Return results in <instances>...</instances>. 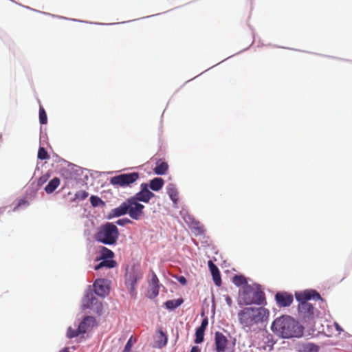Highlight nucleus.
Returning a JSON list of instances; mask_svg holds the SVG:
<instances>
[{"label": "nucleus", "mask_w": 352, "mask_h": 352, "mask_svg": "<svg viewBox=\"0 0 352 352\" xmlns=\"http://www.w3.org/2000/svg\"><path fill=\"white\" fill-rule=\"evenodd\" d=\"M237 316L241 328L248 331L267 320L270 311L263 307H246L238 312Z\"/></svg>", "instance_id": "1"}, {"label": "nucleus", "mask_w": 352, "mask_h": 352, "mask_svg": "<svg viewBox=\"0 0 352 352\" xmlns=\"http://www.w3.org/2000/svg\"><path fill=\"white\" fill-rule=\"evenodd\" d=\"M272 331L283 338H299L303 334V327L289 316L276 318L272 324Z\"/></svg>", "instance_id": "2"}, {"label": "nucleus", "mask_w": 352, "mask_h": 352, "mask_svg": "<svg viewBox=\"0 0 352 352\" xmlns=\"http://www.w3.org/2000/svg\"><path fill=\"white\" fill-rule=\"evenodd\" d=\"M296 300L299 302L298 314L300 318L305 322L309 321L314 318V307L308 302L310 299L321 300L320 295L316 291H305L296 293Z\"/></svg>", "instance_id": "3"}, {"label": "nucleus", "mask_w": 352, "mask_h": 352, "mask_svg": "<svg viewBox=\"0 0 352 352\" xmlns=\"http://www.w3.org/2000/svg\"><path fill=\"white\" fill-rule=\"evenodd\" d=\"M238 302L239 305H243L252 304L265 305H266L265 295L261 289L245 285L243 287L242 291L239 292Z\"/></svg>", "instance_id": "4"}, {"label": "nucleus", "mask_w": 352, "mask_h": 352, "mask_svg": "<svg viewBox=\"0 0 352 352\" xmlns=\"http://www.w3.org/2000/svg\"><path fill=\"white\" fill-rule=\"evenodd\" d=\"M144 205L130 197L118 207L114 208L113 214L115 217H120L128 214L131 219L140 220L144 216Z\"/></svg>", "instance_id": "5"}, {"label": "nucleus", "mask_w": 352, "mask_h": 352, "mask_svg": "<svg viewBox=\"0 0 352 352\" xmlns=\"http://www.w3.org/2000/svg\"><path fill=\"white\" fill-rule=\"evenodd\" d=\"M118 229L112 223L102 226L96 234V239L106 245L115 244L118 238Z\"/></svg>", "instance_id": "6"}, {"label": "nucleus", "mask_w": 352, "mask_h": 352, "mask_svg": "<svg viewBox=\"0 0 352 352\" xmlns=\"http://www.w3.org/2000/svg\"><path fill=\"white\" fill-rule=\"evenodd\" d=\"M140 177L137 172L120 174L111 178L110 183L115 186L126 187L135 182Z\"/></svg>", "instance_id": "7"}, {"label": "nucleus", "mask_w": 352, "mask_h": 352, "mask_svg": "<svg viewBox=\"0 0 352 352\" xmlns=\"http://www.w3.org/2000/svg\"><path fill=\"white\" fill-rule=\"evenodd\" d=\"M141 190L136 193L133 197H131L133 200L148 203L150 199L153 198L155 195L148 189L147 184L143 183L140 185Z\"/></svg>", "instance_id": "8"}, {"label": "nucleus", "mask_w": 352, "mask_h": 352, "mask_svg": "<svg viewBox=\"0 0 352 352\" xmlns=\"http://www.w3.org/2000/svg\"><path fill=\"white\" fill-rule=\"evenodd\" d=\"M275 300L279 307H289L293 302L294 297L290 293L279 292L275 295Z\"/></svg>", "instance_id": "9"}, {"label": "nucleus", "mask_w": 352, "mask_h": 352, "mask_svg": "<svg viewBox=\"0 0 352 352\" xmlns=\"http://www.w3.org/2000/svg\"><path fill=\"white\" fill-rule=\"evenodd\" d=\"M142 278V274L140 272L133 271L126 274V284L129 287L130 292L133 294L135 291V285L140 279Z\"/></svg>", "instance_id": "10"}, {"label": "nucleus", "mask_w": 352, "mask_h": 352, "mask_svg": "<svg viewBox=\"0 0 352 352\" xmlns=\"http://www.w3.org/2000/svg\"><path fill=\"white\" fill-rule=\"evenodd\" d=\"M227 338L221 332L217 331L214 335V344L216 352H225L228 345Z\"/></svg>", "instance_id": "11"}, {"label": "nucleus", "mask_w": 352, "mask_h": 352, "mask_svg": "<svg viewBox=\"0 0 352 352\" xmlns=\"http://www.w3.org/2000/svg\"><path fill=\"white\" fill-rule=\"evenodd\" d=\"M94 292L98 296L104 297L109 292V287L104 279H98L94 284Z\"/></svg>", "instance_id": "12"}, {"label": "nucleus", "mask_w": 352, "mask_h": 352, "mask_svg": "<svg viewBox=\"0 0 352 352\" xmlns=\"http://www.w3.org/2000/svg\"><path fill=\"white\" fill-rule=\"evenodd\" d=\"M149 289L148 291V296L150 298H154L159 294L160 285L159 279L155 272H152V278L149 285Z\"/></svg>", "instance_id": "13"}, {"label": "nucleus", "mask_w": 352, "mask_h": 352, "mask_svg": "<svg viewBox=\"0 0 352 352\" xmlns=\"http://www.w3.org/2000/svg\"><path fill=\"white\" fill-rule=\"evenodd\" d=\"M95 325H96L95 318L93 316H86L78 325L79 332H82L84 334Z\"/></svg>", "instance_id": "14"}, {"label": "nucleus", "mask_w": 352, "mask_h": 352, "mask_svg": "<svg viewBox=\"0 0 352 352\" xmlns=\"http://www.w3.org/2000/svg\"><path fill=\"white\" fill-rule=\"evenodd\" d=\"M208 266L215 285L220 286L221 285V278L218 267L211 261H208Z\"/></svg>", "instance_id": "15"}, {"label": "nucleus", "mask_w": 352, "mask_h": 352, "mask_svg": "<svg viewBox=\"0 0 352 352\" xmlns=\"http://www.w3.org/2000/svg\"><path fill=\"white\" fill-rule=\"evenodd\" d=\"M167 193L169 195L170 199L173 201L175 206L177 204L178 201V191L175 186L173 184H168L167 186Z\"/></svg>", "instance_id": "16"}, {"label": "nucleus", "mask_w": 352, "mask_h": 352, "mask_svg": "<svg viewBox=\"0 0 352 352\" xmlns=\"http://www.w3.org/2000/svg\"><path fill=\"white\" fill-rule=\"evenodd\" d=\"M164 184V181L161 177H155L150 181L149 187L154 191L161 190Z\"/></svg>", "instance_id": "17"}, {"label": "nucleus", "mask_w": 352, "mask_h": 352, "mask_svg": "<svg viewBox=\"0 0 352 352\" xmlns=\"http://www.w3.org/2000/svg\"><path fill=\"white\" fill-rule=\"evenodd\" d=\"M60 181L58 177L53 178L45 186V190L47 194L52 193L60 185Z\"/></svg>", "instance_id": "18"}, {"label": "nucleus", "mask_w": 352, "mask_h": 352, "mask_svg": "<svg viewBox=\"0 0 352 352\" xmlns=\"http://www.w3.org/2000/svg\"><path fill=\"white\" fill-rule=\"evenodd\" d=\"M184 302L182 298L167 300L164 305L166 309L173 310L180 306Z\"/></svg>", "instance_id": "19"}, {"label": "nucleus", "mask_w": 352, "mask_h": 352, "mask_svg": "<svg viewBox=\"0 0 352 352\" xmlns=\"http://www.w3.org/2000/svg\"><path fill=\"white\" fill-rule=\"evenodd\" d=\"M168 168V165L165 162H158L155 168H154V172L157 175H164Z\"/></svg>", "instance_id": "20"}, {"label": "nucleus", "mask_w": 352, "mask_h": 352, "mask_svg": "<svg viewBox=\"0 0 352 352\" xmlns=\"http://www.w3.org/2000/svg\"><path fill=\"white\" fill-rule=\"evenodd\" d=\"M116 265V262L112 259H104L102 260L98 265L95 267V270H98L103 267L107 268H113Z\"/></svg>", "instance_id": "21"}, {"label": "nucleus", "mask_w": 352, "mask_h": 352, "mask_svg": "<svg viewBox=\"0 0 352 352\" xmlns=\"http://www.w3.org/2000/svg\"><path fill=\"white\" fill-rule=\"evenodd\" d=\"M113 256L114 254L111 250L105 247H101L100 259H111L113 257Z\"/></svg>", "instance_id": "22"}, {"label": "nucleus", "mask_w": 352, "mask_h": 352, "mask_svg": "<svg viewBox=\"0 0 352 352\" xmlns=\"http://www.w3.org/2000/svg\"><path fill=\"white\" fill-rule=\"evenodd\" d=\"M96 301V298L92 294H87L83 300V306L85 308H91L93 305Z\"/></svg>", "instance_id": "23"}, {"label": "nucleus", "mask_w": 352, "mask_h": 352, "mask_svg": "<svg viewBox=\"0 0 352 352\" xmlns=\"http://www.w3.org/2000/svg\"><path fill=\"white\" fill-rule=\"evenodd\" d=\"M160 336H158V340H157V346L160 348H162L166 345L168 338L166 335L162 330H159Z\"/></svg>", "instance_id": "24"}, {"label": "nucleus", "mask_w": 352, "mask_h": 352, "mask_svg": "<svg viewBox=\"0 0 352 352\" xmlns=\"http://www.w3.org/2000/svg\"><path fill=\"white\" fill-rule=\"evenodd\" d=\"M232 283L236 286L248 285L246 278L243 276H241V275H235L232 278Z\"/></svg>", "instance_id": "25"}, {"label": "nucleus", "mask_w": 352, "mask_h": 352, "mask_svg": "<svg viewBox=\"0 0 352 352\" xmlns=\"http://www.w3.org/2000/svg\"><path fill=\"white\" fill-rule=\"evenodd\" d=\"M204 330L197 328L195 332V342L197 344H199L204 341Z\"/></svg>", "instance_id": "26"}, {"label": "nucleus", "mask_w": 352, "mask_h": 352, "mask_svg": "<svg viewBox=\"0 0 352 352\" xmlns=\"http://www.w3.org/2000/svg\"><path fill=\"white\" fill-rule=\"evenodd\" d=\"M80 334H83L82 332H79V328L78 327V329L76 330L75 329H73L72 327H69L68 329H67V336L69 338H74L75 337H77L78 336L80 335Z\"/></svg>", "instance_id": "27"}, {"label": "nucleus", "mask_w": 352, "mask_h": 352, "mask_svg": "<svg viewBox=\"0 0 352 352\" xmlns=\"http://www.w3.org/2000/svg\"><path fill=\"white\" fill-rule=\"evenodd\" d=\"M303 350L305 352H317L318 346L313 343H307L303 346Z\"/></svg>", "instance_id": "28"}, {"label": "nucleus", "mask_w": 352, "mask_h": 352, "mask_svg": "<svg viewBox=\"0 0 352 352\" xmlns=\"http://www.w3.org/2000/svg\"><path fill=\"white\" fill-rule=\"evenodd\" d=\"M38 158L41 160H47L50 158V155L43 147L39 148L38 151Z\"/></svg>", "instance_id": "29"}, {"label": "nucleus", "mask_w": 352, "mask_h": 352, "mask_svg": "<svg viewBox=\"0 0 352 352\" xmlns=\"http://www.w3.org/2000/svg\"><path fill=\"white\" fill-rule=\"evenodd\" d=\"M39 120L41 124H45L47 122V117L45 111L43 108H40L39 109Z\"/></svg>", "instance_id": "30"}, {"label": "nucleus", "mask_w": 352, "mask_h": 352, "mask_svg": "<svg viewBox=\"0 0 352 352\" xmlns=\"http://www.w3.org/2000/svg\"><path fill=\"white\" fill-rule=\"evenodd\" d=\"M89 194L85 190H79L76 192L74 199L84 200L88 197Z\"/></svg>", "instance_id": "31"}, {"label": "nucleus", "mask_w": 352, "mask_h": 352, "mask_svg": "<svg viewBox=\"0 0 352 352\" xmlns=\"http://www.w3.org/2000/svg\"><path fill=\"white\" fill-rule=\"evenodd\" d=\"M90 202L94 207L98 206L100 204H103V201L100 197L94 195L91 196Z\"/></svg>", "instance_id": "32"}, {"label": "nucleus", "mask_w": 352, "mask_h": 352, "mask_svg": "<svg viewBox=\"0 0 352 352\" xmlns=\"http://www.w3.org/2000/svg\"><path fill=\"white\" fill-rule=\"evenodd\" d=\"M116 223L119 226H125L126 224H129V223H132V221L130 220L128 218H122V219H118L117 221H116Z\"/></svg>", "instance_id": "33"}, {"label": "nucleus", "mask_w": 352, "mask_h": 352, "mask_svg": "<svg viewBox=\"0 0 352 352\" xmlns=\"http://www.w3.org/2000/svg\"><path fill=\"white\" fill-rule=\"evenodd\" d=\"M132 346H133L132 337H131L129 338V340H128V342H126V344L124 346V349L123 350V352H129L131 351Z\"/></svg>", "instance_id": "34"}, {"label": "nucleus", "mask_w": 352, "mask_h": 352, "mask_svg": "<svg viewBox=\"0 0 352 352\" xmlns=\"http://www.w3.org/2000/svg\"><path fill=\"white\" fill-rule=\"evenodd\" d=\"M48 179H49V175H42L38 179V185H43L44 183H45L48 180Z\"/></svg>", "instance_id": "35"}, {"label": "nucleus", "mask_w": 352, "mask_h": 352, "mask_svg": "<svg viewBox=\"0 0 352 352\" xmlns=\"http://www.w3.org/2000/svg\"><path fill=\"white\" fill-rule=\"evenodd\" d=\"M208 320L207 318H206L202 320L201 324L200 327H199L198 328L205 331L208 326Z\"/></svg>", "instance_id": "36"}, {"label": "nucleus", "mask_w": 352, "mask_h": 352, "mask_svg": "<svg viewBox=\"0 0 352 352\" xmlns=\"http://www.w3.org/2000/svg\"><path fill=\"white\" fill-rule=\"evenodd\" d=\"M177 280L183 285H185L187 283L186 278L183 276H179Z\"/></svg>", "instance_id": "37"}, {"label": "nucleus", "mask_w": 352, "mask_h": 352, "mask_svg": "<svg viewBox=\"0 0 352 352\" xmlns=\"http://www.w3.org/2000/svg\"><path fill=\"white\" fill-rule=\"evenodd\" d=\"M200 349L199 346H193L192 348H191V350H190V352H200Z\"/></svg>", "instance_id": "38"}, {"label": "nucleus", "mask_w": 352, "mask_h": 352, "mask_svg": "<svg viewBox=\"0 0 352 352\" xmlns=\"http://www.w3.org/2000/svg\"><path fill=\"white\" fill-rule=\"evenodd\" d=\"M60 352H69V349L65 347V348L63 349L62 350H60Z\"/></svg>", "instance_id": "39"}]
</instances>
